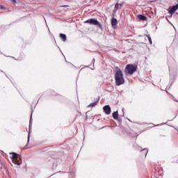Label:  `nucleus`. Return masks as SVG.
<instances>
[{
	"label": "nucleus",
	"instance_id": "1",
	"mask_svg": "<svg viewBox=\"0 0 178 178\" xmlns=\"http://www.w3.org/2000/svg\"><path fill=\"white\" fill-rule=\"evenodd\" d=\"M114 77H115V86H119L124 84L125 79L124 77V73L118 66L115 67L114 70Z\"/></svg>",
	"mask_w": 178,
	"mask_h": 178
},
{
	"label": "nucleus",
	"instance_id": "2",
	"mask_svg": "<svg viewBox=\"0 0 178 178\" xmlns=\"http://www.w3.org/2000/svg\"><path fill=\"white\" fill-rule=\"evenodd\" d=\"M10 158L12 159V161L15 165H18V166H20L22 163L21 155H18L17 152H12V154L10 155Z\"/></svg>",
	"mask_w": 178,
	"mask_h": 178
},
{
	"label": "nucleus",
	"instance_id": "3",
	"mask_svg": "<svg viewBox=\"0 0 178 178\" xmlns=\"http://www.w3.org/2000/svg\"><path fill=\"white\" fill-rule=\"evenodd\" d=\"M136 70L137 66H134V65H127L124 72L126 74H134Z\"/></svg>",
	"mask_w": 178,
	"mask_h": 178
},
{
	"label": "nucleus",
	"instance_id": "4",
	"mask_svg": "<svg viewBox=\"0 0 178 178\" xmlns=\"http://www.w3.org/2000/svg\"><path fill=\"white\" fill-rule=\"evenodd\" d=\"M85 23H88L89 24H93V26H97L99 29H102V24L97 20V19H88Z\"/></svg>",
	"mask_w": 178,
	"mask_h": 178
},
{
	"label": "nucleus",
	"instance_id": "5",
	"mask_svg": "<svg viewBox=\"0 0 178 178\" xmlns=\"http://www.w3.org/2000/svg\"><path fill=\"white\" fill-rule=\"evenodd\" d=\"M178 10V3L177 5H175V6H170L168 8V13H170V16H168V17H172V13H175L176 10Z\"/></svg>",
	"mask_w": 178,
	"mask_h": 178
},
{
	"label": "nucleus",
	"instance_id": "6",
	"mask_svg": "<svg viewBox=\"0 0 178 178\" xmlns=\"http://www.w3.org/2000/svg\"><path fill=\"white\" fill-rule=\"evenodd\" d=\"M32 124H33V113H31V118L29 120V131L28 133V144L29 143V141H30L31 129Z\"/></svg>",
	"mask_w": 178,
	"mask_h": 178
},
{
	"label": "nucleus",
	"instance_id": "7",
	"mask_svg": "<svg viewBox=\"0 0 178 178\" xmlns=\"http://www.w3.org/2000/svg\"><path fill=\"white\" fill-rule=\"evenodd\" d=\"M104 111L105 112L106 115H110L111 112V108L110 106V105H105L103 107Z\"/></svg>",
	"mask_w": 178,
	"mask_h": 178
},
{
	"label": "nucleus",
	"instance_id": "8",
	"mask_svg": "<svg viewBox=\"0 0 178 178\" xmlns=\"http://www.w3.org/2000/svg\"><path fill=\"white\" fill-rule=\"evenodd\" d=\"M138 18L139 20H143V22L147 20V17L146 16H144L143 15H138Z\"/></svg>",
	"mask_w": 178,
	"mask_h": 178
},
{
	"label": "nucleus",
	"instance_id": "9",
	"mask_svg": "<svg viewBox=\"0 0 178 178\" xmlns=\"http://www.w3.org/2000/svg\"><path fill=\"white\" fill-rule=\"evenodd\" d=\"M111 24H112L113 27H115L118 24L117 19H115V17H113L111 20Z\"/></svg>",
	"mask_w": 178,
	"mask_h": 178
},
{
	"label": "nucleus",
	"instance_id": "10",
	"mask_svg": "<svg viewBox=\"0 0 178 178\" xmlns=\"http://www.w3.org/2000/svg\"><path fill=\"white\" fill-rule=\"evenodd\" d=\"M99 101V98H98L96 101H95L94 102H91L90 104H89L88 106H96L98 104Z\"/></svg>",
	"mask_w": 178,
	"mask_h": 178
},
{
	"label": "nucleus",
	"instance_id": "11",
	"mask_svg": "<svg viewBox=\"0 0 178 178\" xmlns=\"http://www.w3.org/2000/svg\"><path fill=\"white\" fill-rule=\"evenodd\" d=\"M113 119H115V120L118 119L119 118L118 111H115V112H113Z\"/></svg>",
	"mask_w": 178,
	"mask_h": 178
},
{
	"label": "nucleus",
	"instance_id": "12",
	"mask_svg": "<svg viewBox=\"0 0 178 178\" xmlns=\"http://www.w3.org/2000/svg\"><path fill=\"white\" fill-rule=\"evenodd\" d=\"M60 38L64 42L67 41V35L66 34H60Z\"/></svg>",
	"mask_w": 178,
	"mask_h": 178
},
{
	"label": "nucleus",
	"instance_id": "13",
	"mask_svg": "<svg viewBox=\"0 0 178 178\" xmlns=\"http://www.w3.org/2000/svg\"><path fill=\"white\" fill-rule=\"evenodd\" d=\"M142 152L145 154V156H146L148 152V148H143V149H142Z\"/></svg>",
	"mask_w": 178,
	"mask_h": 178
},
{
	"label": "nucleus",
	"instance_id": "14",
	"mask_svg": "<svg viewBox=\"0 0 178 178\" xmlns=\"http://www.w3.org/2000/svg\"><path fill=\"white\" fill-rule=\"evenodd\" d=\"M147 39L149 40V44H152V37H151V35H150L149 34L147 35Z\"/></svg>",
	"mask_w": 178,
	"mask_h": 178
},
{
	"label": "nucleus",
	"instance_id": "15",
	"mask_svg": "<svg viewBox=\"0 0 178 178\" xmlns=\"http://www.w3.org/2000/svg\"><path fill=\"white\" fill-rule=\"evenodd\" d=\"M119 8H120V5H119L118 3H117V4L115 6V9L116 10H118L119 9Z\"/></svg>",
	"mask_w": 178,
	"mask_h": 178
},
{
	"label": "nucleus",
	"instance_id": "16",
	"mask_svg": "<svg viewBox=\"0 0 178 178\" xmlns=\"http://www.w3.org/2000/svg\"><path fill=\"white\" fill-rule=\"evenodd\" d=\"M95 63V58H93V59L92 60V63L93 64V67H94Z\"/></svg>",
	"mask_w": 178,
	"mask_h": 178
},
{
	"label": "nucleus",
	"instance_id": "17",
	"mask_svg": "<svg viewBox=\"0 0 178 178\" xmlns=\"http://www.w3.org/2000/svg\"><path fill=\"white\" fill-rule=\"evenodd\" d=\"M60 8H68V6L67 5H64L63 6H60Z\"/></svg>",
	"mask_w": 178,
	"mask_h": 178
},
{
	"label": "nucleus",
	"instance_id": "18",
	"mask_svg": "<svg viewBox=\"0 0 178 178\" xmlns=\"http://www.w3.org/2000/svg\"><path fill=\"white\" fill-rule=\"evenodd\" d=\"M12 2H13L14 3H16V1L15 0H12Z\"/></svg>",
	"mask_w": 178,
	"mask_h": 178
},
{
	"label": "nucleus",
	"instance_id": "19",
	"mask_svg": "<svg viewBox=\"0 0 178 178\" xmlns=\"http://www.w3.org/2000/svg\"><path fill=\"white\" fill-rule=\"evenodd\" d=\"M165 19H166V20H168V22H169V20H168V16H166Z\"/></svg>",
	"mask_w": 178,
	"mask_h": 178
},
{
	"label": "nucleus",
	"instance_id": "20",
	"mask_svg": "<svg viewBox=\"0 0 178 178\" xmlns=\"http://www.w3.org/2000/svg\"><path fill=\"white\" fill-rule=\"evenodd\" d=\"M3 8H4V6H1V9H3Z\"/></svg>",
	"mask_w": 178,
	"mask_h": 178
},
{
	"label": "nucleus",
	"instance_id": "21",
	"mask_svg": "<svg viewBox=\"0 0 178 178\" xmlns=\"http://www.w3.org/2000/svg\"><path fill=\"white\" fill-rule=\"evenodd\" d=\"M175 129L177 130V131H178V127H175Z\"/></svg>",
	"mask_w": 178,
	"mask_h": 178
},
{
	"label": "nucleus",
	"instance_id": "22",
	"mask_svg": "<svg viewBox=\"0 0 178 178\" xmlns=\"http://www.w3.org/2000/svg\"><path fill=\"white\" fill-rule=\"evenodd\" d=\"M122 111H124V108H122Z\"/></svg>",
	"mask_w": 178,
	"mask_h": 178
},
{
	"label": "nucleus",
	"instance_id": "23",
	"mask_svg": "<svg viewBox=\"0 0 178 178\" xmlns=\"http://www.w3.org/2000/svg\"><path fill=\"white\" fill-rule=\"evenodd\" d=\"M161 124H164V123L162 122Z\"/></svg>",
	"mask_w": 178,
	"mask_h": 178
}]
</instances>
